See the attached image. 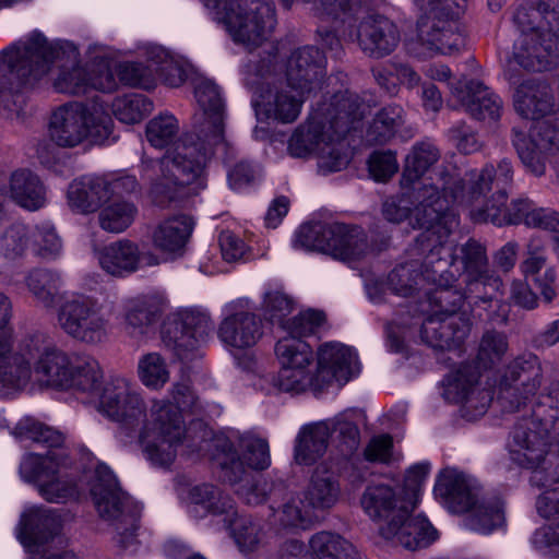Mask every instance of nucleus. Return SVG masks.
I'll use <instances>...</instances> for the list:
<instances>
[{
  "label": "nucleus",
  "mask_w": 559,
  "mask_h": 559,
  "mask_svg": "<svg viewBox=\"0 0 559 559\" xmlns=\"http://www.w3.org/2000/svg\"><path fill=\"white\" fill-rule=\"evenodd\" d=\"M444 207H439L433 214L435 218H441L439 224L431 225V221H425L419 225L429 226L419 238L418 243L421 250L429 249L426 255L428 283L435 285L433 289L425 292V299L420 300L418 306L407 307V313H412L415 319V312L423 316H429L437 312L440 316H450V313H459L465 298H475L454 288L456 276L449 270V259L452 258L450 250L444 247L443 242L454 229V219L452 215L443 214Z\"/></svg>",
  "instance_id": "nucleus-5"
},
{
  "label": "nucleus",
  "mask_w": 559,
  "mask_h": 559,
  "mask_svg": "<svg viewBox=\"0 0 559 559\" xmlns=\"http://www.w3.org/2000/svg\"><path fill=\"white\" fill-rule=\"evenodd\" d=\"M162 311V304L157 298L143 296L127 302L124 319L133 332L144 334L159 319Z\"/></svg>",
  "instance_id": "nucleus-48"
},
{
  "label": "nucleus",
  "mask_w": 559,
  "mask_h": 559,
  "mask_svg": "<svg viewBox=\"0 0 559 559\" xmlns=\"http://www.w3.org/2000/svg\"><path fill=\"white\" fill-rule=\"evenodd\" d=\"M114 122L107 112L84 104L68 103L52 111L49 121V135L61 147H74L85 140L103 144L112 133Z\"/></svg>",
  "instance_id": "nucleus-14"
},
{
  "label": "nucleus",
  "mask_w": 559,
  "mask_h": 559,
  "mask_svg": "<svg viewBox=\"0 0 559 559\" xmlns=\"http://www.w3.org/2000/svg\"><path fill=\"white\" fill-rule=\"evenodd\" d=\"M543 379L542 362L533 353L515 357L499 382L498 400L508 412H514L535 396Z\"/></svg>",
  "instance_id": "nucleus-21"
},
{
  "label": "nucleus",
  "mask_w": 559,
  "mask_h": 559,
  "mask_svg": "<svg viewBox=\"0 0 559 559\" xmlns=\"http://www.w3.org/2000/svg\"><path fill=\"white\" fill-rule=\"evenodd\" d=\"M25 283L32 295L46 308H52L58 298L61 300L59 289L63 281L58 271L34 269L25 277Z\"/></svg>",
  "instance_id": "nucleus-47"
},
{
  "label": "nucleus",
  "mask_w": 559,
  "mask_h": 559,
  "mask_svg": "<svg viewBox=\"0 0 559 559\" xmlns=\"http://www.w3.org/2000/svg\"><path fill=\"white\" fill-rule=\"evenodd\" d=\"M360 0H316L317 14L322 20L332 19L333 23H346L348 19L358 15Z\"/></svg>",
  "instance_id": "nucleus-58"
},
{
  "label": "nucleus",
  "mask_w": 559,
  "mask_h": 559,
  "mask_svg": "<svg viewBox=\"0 0 559 559\" xmlns=\"http://www.w3.org/2000/svg\"><path fill=\"white\" fill-rule=\"evenodd\" d=\"M462 11L424 12L417 21V39L431 53L451 55L465 45L459 22Z\"/></svg>",
  "instance_id": "nucleus-25"
},
{
  "label": "nucleus",
  "mask_w": 559,
  "mask_h": 559,
  "mask_svg": "<svg viewBox=\"0 0 559 559\" xmlns=\"http://www.w3.org/2000/svg\"><path fill=\"white\" fill-rule=\"evenodd\" d=\"M193 229L188 215H176L160 222L152 233L155 248L168 253L181 254Z\"/></svg>",
  "instance_id": "nucleus-41"
},
{
  "label": "nucleus",
  "mask_w": 559,
  "mask_h": 559,
  "mask_svg": "<svg viewBox=\"0 0 559 559\" xmlns=\"http://www.w3.org/2000/svg\"><path fill=\"white\" fill-rule=\"evenodd\" d=\"M341 493L337 477L322 466H318L306 491V500L312 509H329L333 507Z\"/></svg>",
  "instance_id": "nucleus-44"
},
{
  "label": "nucleus",
  "mask_w": 559,
  "mask_h": 559,
  "mask_svg": "<svg viewBox=\"0 0 559 559\" xmlns=\"http://www.w3.org/2000/svg\"><path fill=\"white\" fill-rule=\"evenodd\" d=\"M275 354L282 365L273 377L280 391L300 393L311 390L314 395L324 392L333 381L346 383L358 372L357 354L341 343H325L318 350L316 372L311 346L297 337H283L275 345Z\"/></svg>",
  "instance_id": "nucleus-3"
},
{
  "label": "nucleus",
  "mask_w": 559,
  "mask_h": 559,
  "mask_svg": "<svg viewBox=\"0 0 559 559\" xmlns=\"http://www.w3.org/2000/svg\"><path fill=\"white\" fill-rule=\"evenodd\" d=\"M326 58L313 46L296 49L287 61V83L295 90L311 93L321 88L326 74Z\"/></svg>",
  "instance_id": "nucleus-31"
},
{
  "label": "nucleus",
  "mask_w": 559,
  "mask_h": 559,
  "mask_svg": "<svg viewBox=\"0 0 559 559\" xmlns=\"http://www.w3.org/2000/svg\"><path fill=\"white\" fill-rule=\"evenodd\" d=\"M550 425L549 419L540 418L536 412L531 417L519 420L509 443L511 460L521 467L536 468L555 440L550 436Z\"/></svg>",
  "instance_id": "nucleus-24"
},
{
  "label": "nucleus",
  "mask_w": 559,
  "mask_h": 559,
  "mask_svg": "<svg viewBox=\"0 0 559 559\" xmlns=\"http://www.w3.org/2000/svg\"><path fill=\"white\" fill-rule=\"evenodd\" d=\"M63 52L37 31L0 53V103L9 106L24 88L46 76Z\"/></svg>",
  "instance_id": "nucleus-10"
},
{
  "label": "nucleus",
  "mask_w": 559,
  "mask_h": 559,
  "mask_svg": "<svg viewBox=\"0 0 559 559\" xmlns=\"http://www.w3.org/2000/svg\"><path fill=\"white\" fill-rule=\"evenodd\" d=\"M309 547L318 559H361L356 547L340 534L322 531L309 540Z\"/></svg>",
  "instance_id": "nucleus-45"
},
{
  "label": "nucleus",
  "mask_w": 559,
  "mask_h": 559,
  "mask_svg": "<svg viewBox=\"0 0 559 559\" xmlns=\"http://www.w3.org/2000/svg\"><path fill=\"white\" fill-rule=\"evenodd\" d=\"M262 321L258 314L242 308L240 304L230 307L222 320L217 335L226 346L247 349L254 346L262 336Z\"/></svg>",
  "instance_id": "nucleus-35"
},
{
  "label": "nucleus",
  "mask_w": 559,
  "mask_h": 559,
  "mask_svg": "<svg viewBox=\"0 0 559 559\" xmlns=\"http://www.w3.org/2000/svg\"><path fill=\"white\" fill-rule=\"evenodd\" d=\"M87 394L99 397V411L120 424L127 436H131L146 419V405L128 380L117 378L107 382L99 393Z\"/></svg>",
  "instance_id": "nucleus-22"
},
{
  "label": "nucleus",
  "mask_w": 559,
  "mask_h": 559,
  "mask_svg": "<svg viewBox=\"0 0 559 559\" xmlns=\"http://www.w3.org/2000/svg\"><path fill=\"white\" fill-rule=\"evenodd\" d=\"M360 504L365 513L378 524L379 534L386 540L416 550L438 538L437 530L421 514H413L414 499H407L399 486L370 484Z\"/></svg>",
  "instance_id": "nucleus-4"
},
{
  "label": "nucleus",
  "mask_w": 559,
  "mask_h": 559,
  "mask_svg": "<svg viewBox=\"0 0 559 559\" xmlns=\"http://www.w3.org/2000/svg\"><path fill=\"white\" fill-rule=\"evenodd\" d=\"M97 259L106 273L118 277L159 264L155 253L140 250L139 246L129 239L117 240L99 249Z\"/></svg>",
  "instance_id": "nucleus-29"
},
{
  "label": "nucleus",
  "mask_w": 559,
  "mask_h": 559,
  "mask_svg": "<svg viewBox=\"0 0 559 559\" xmlns=\"http://www.w3.org/2000/svg\"><path fill=\"white\" fill-rule=\"evenodd\" d=\"M436 182L424 185L415 192L416 205L408 195L402 193L386 198L382 204L383 217L393 224H400L407 218H411V224L414 228H420L423 231L418 235L419 238L429 226L419 225L425 221H431V225H437L441 218H435L433 214L439 209L437 200L450 199V193L444 189V178L459 179L456 173H450L445 169H439L436 174Z\"/></svg>",
  "instance_id": "nucleus-19"
},
{
  "label": "nucleus",
  "mask_w": 559,
  "mask_h": 559,
  "mask_svg": "<svg viewBox=\"0 0 559 559\" xmlns=\"http://www.w3.org/2000/svg\"><path fill=\"white\" fill-rule=\"evenodd\" d=\"M355 37L361 51L374 59L390 56L401 40L397 25L378 13L368 14L360 20Z\"/></svg>",
  "instance_id": "nucleus-28"
},
{
  "label": "nucleus",
  "mask_w": 559,
  "mask_h": 559,
  "mask_svg": "<svg viewBox=\"0 0 559 559\" xmlns=\"http://www.w3.org/2000/svg\"><path fill=\"white\" fill-rule=\"evenodd\" d=\"M546 248L538 238H531L526 245L525 258L520 263V271L525 280L536 277L547 264Z\"/></svg>",
  "instance_id": "nucleus-62"
},
{
  "label": "nucleus",
  "mask_w": 559,
  "mask_h": 559,
  "mask_svg": "<svg viewBox=\"0 0 559 559\" xmlns=\"http://www.w3.org/2000/svg\"><path fill=\"white\" fill-rule=\"evenodd\" d=\"M224 459L219 462L223 477L230 484L247 480L246 466L251 469L263 471L271 465L270 448L266 440L252 438L245 442V451L240 459L230 442L224 443Z\"/></svg>",
  "instance_id": "nucleus-33"
},
{
  "label": "nucleus",
  "mask_w": 559,
  "mask_h": 559,
  "mask_svg": "<svg viewBox=\"0 0 559 559\" xmlns=\"http://www.w3.org/2000/svg\"><path fill=\"white\" fill-rule=\"evenodd\" d=\"M189 497L194 512H199L200 508L204 513L225 515V518L235 514L234 500L213 485L194 486L190 490Z\"/></svg>",
  "instance_id": "nucleus-46"
},
{
  "label": "nucleus",
  "mask_w": 559,
  "mask_h": 559,
  "mask_svg": "<svg viewBox=\"0 0 559 559\" xmlns=\"http://www.w3.org/2000/svg\"><path fill=\"white\" fill-rule=\"evenodd\" d=\"M305 94L308 93L295 90L288 83L269 86L253 100L257 116L282 124L293 123L301 112Z\"/></svg>",
  "instance_id": "nucleus-30"
},
{
  "label": "nucleus",
  "mask_w": 559,
  "mask_h": 559,
  "mask_svg": "<svg viewBox=\"0 0 559 559\" xmlns=\"http://www.w3.org/2000/svg\"><path fill=\"white\" fill-rule=\"evenodd\" d=\"M334 437L341 454L348 459L359 447L360 432L350 414L347 412L334 418L307 425L299 431L295 444V460L298 464L312 465L323 456L329 439Z\"/></svg>",
  "instance_id": "nucleus-16"
},
{
  "label": "nucleus",
  "mask_w": 559,
  "mask_h": 559,
  "mask_svg": "<svg viewBox=\"0 0 559 559\" xmlns=\"http://www.w3.org/2000/svg\"><path fill=\"white\" fill-rule=\"evenodd\" d=\"M235 41L259 45L276 25L272 0H201Z\"/></svg>",
  "instance_id": "nucleus-13"
},
{
  "label": "nucleus",
  "mask_w": 559,
  "mask_h": 559,
  "mask_svg": "<svg viewBox=\"0 0 559 559\" xmlns=\"http://www.w3.org/2000/svg\"><path fill=\"white\" fill-rule=\"evenodd\" d=\"M31 248L34 254L48 260H55L62 252V240L50 223L36 225L31 234Z\"/></svg>",
  "instance_id": "nucleus-54"
},
{
  "label": "nucleus",
  "mask_w": 559,
  "mask_h": 559,
  "mask_svg": "<svg viewBox=\"0 0 559 559\" xmlns=\"http://www.w3.org/2000/svg\"><path fill=\"white\" fill-rule=\"evenodd\" d=\"M174 403L155 401L151 408V426H144L139 433L146 459L156 466L168 467L175 460L177 447L185 436L181 413L191 411L197 397L190 382H176L170 391Z\"/></svg>",
  "instance_id": "nucleus-9"
},
{
  "label": "nucleus",
  "mask_w": 559,
  "mask_h": 559,
  "mask_svg": "<svg viewBox=\"0 0 559 559\" xmlns=\"http://www.w3.org/2000/svg\"><path fill=\"white\" fill-rule=\"evenodd\" d=\"M295 246L317 250L342 261H357L368 252L365 230L343 223H313L299 227Z\"/></svg>",
  "instance_id": "nucleus-15"
},
{
  "label": "nucleus",
  "mask_w": 559,
  "mask_h": 559,
  "mask_svg": "<svg viewBox=\"0 0 559 559\" xmlns=\"http://www.w3.org/2000/svg\"><path fill=\"white\" fill-rule=\"evenodd\" d=\"M454 513L468 512L467 526L481 534H490L506 523L504 502L497 495L479 498L480 486L472 476L454 468L443 469L433 488Z\"/></svg>",
  "instance_id": "nucleus-11"
},
{
  "label": "nucleus",
  "mask_w": 559,
  "mask_h": 559,
  "mask_svg": "<svg viewBox=\"0 0 559 559\" xmlns=\"http://www.w3.org/2000/svg\"><path fill=\"white\" fill-rule=\"evenodd\" d=\"M509 348L503 332L486 331L479 342L476 362H462L443 379V397L462 404L466 416L476 418L484 415L492 402V391L480 384V367L491 368L499 364Z\"/></svg>",
  "instance_id": "nucleus-8"
},
{
  "label": "nucleus",
  "mask_w": 559,
  "mask_h": 559,
  "mask_svg": "<svg viewBox=\"0 0 559 559\" xmlns=\"http://www.w3.org/2000/svg\"><path fill=\"white\" fill-rule=\"evenodd\" d=\"M107 182L100 176L85 175L73 180L68 188L69 206L76 213L96 212L108 201Z\"/></svg>",
  "instance_id": "nucleus-39"
},
{
  "label": "nucleus",
  "mask_w": 559,
  "mask_h": 559,
  "mask_svg": "<svg viewBox=\"0 0 559 559\" xmlns=\"http://www.w3.org/2000/svg\"><path fill=\"white\" fill-rule=\"evenodd\" d=\"M413 251L421 259H413L396 265L388 276V286L395 295L413 296L416 292L421 290L425 284H428L425 263L429 249L421 250L418 238H416Z\"/></svg>",
  "instance_id": "nucleus-38"
},
{
  "label": "nucleus",
  "mask_w": 559,
  "mask_h": 559,
  "mask_svg": "<svg viewBox=\"0 0 559 559\" xmlns=\"http://www.w3.org/2000/svg\"><path fill=\"white\" fill-rule=\"evenodd\" d=\"M448 238L443 245L450 250L452 258L449 259V266L455 261L462 264V273L466 292L476 300L488 302L502 295L503 282L501 277L490 269L486 247L479 241L471 238L459 248L457 254L452 253L448 246Z\"/></svg>",
  "instance_id": "nucleus-20"
},
{
  "label": "nucleus",
  "mask_w": 559,
  "mask_h": 559,
  "mask_svg": "<svg viewBox=\"0 0 559 559\" xmlns=\"http://www.w3.org/2000/svg\"><path fill=\"white\" fill-rule=\"evenodd\" d=\"M31 242L27 227L24 224H12L0 237V252L8 260L23 257Z\"/></svg>",
  "instance_id": "nucleus-57"
},
{
  "label": "nucleus",
  "mask_w": 559,
  "mask_h": 559,
  "mask_svg": "<svg viewBox=\"0 0 559 559\" xmlns=\"http://www.w3.org/2000/svg\"><path fill=\"white\" fill-rule=\"evenodd\" d=\"M328 111H334L332 98L330 103L319 104L307 121L298 126L288 141V153L296 158H307L311 155H318L325 136H329L330 115Z\"/></svg>",
  "instance_id": "nucleus-32"
},
{
  "label": "nucleus",
  "mask_w": 559,
  "mask_h": 559,
  "mask_svg": "<svg viewBox=\"0 0 559 559\" xmlns=\"http://www.w3.org/2000/svg\"><path fill=\"white\" fill-rule=\"evenodd\" d=\"M513 106L515 111L525 119L536 120L534 123L530 138L527 139L523 132L514 131L513 144L519 134H522L527 142L528 147L534 148L537 154L539 150L535 147L533 143V132L536 126L540 122L548 121L552 128H558L559 124L555 126L551 118H542L548 116L554 108V98L546 84L542 83L536 79L523 80L515 88L513 94Z\"/></svg>",
  "instance_id": "nucleus-26"
},
{
  "label": "nucleus",
  "mask_w": 559,
  "mask_h": 559,
  "mask_svg": "<svg viewBox=\"0 0 559 559\" xmlns=\"http://www.w3.org/2000/svg\"><path fill=\"white\" fill-rule=\"evenodd\" d=\"M309 504L305 506L299 499H292L283 506L280 521L286 527H299L306 530L313 520Z\"/></svg>",
  "instance_id": "nucleus-64"
},
{
  "label": "nucleus",
  "mask_w": 559,
  "mask_h": 559,
  "mask_svg": "<svg viewBox=\"0 0 559 559\" xmlns=\"http://www.w3.org/2000/svg\"><path fill=\"white\" fill-rule=\"evenodd\" d=\"M224 523L241 551H254L262 544V528L250 518L239 516L235 510L234 515L224 518Z\"/></svg>",
  "instance_id": "nucleus-50"
},
{
  "label": "nucleus",
  "mask_w": 559,
  "mask_h": 559,
  "mask_svg": "<svg viewBox=\"0 0 559 559\" xmlns=\"http://www.w3.org/2000/svg\"><path fill=\"white\" fill-rule=\"evenodd\" d=\"M258 178L257 166L248 159L230 164L227 170V182L231 190L240 192L252 186Z\"/></svg>",
  "instance_id": "nucleus-63"
},
{
  "label": "nucleus",
  "mask_w": 559,
  "mask_h": 559,
  "mask_svg": "<svg viewBox=\"0 0 559 559\" xmlns=\"http://www.w3.org/2000/svg\"><path fill=\"white\" fill-rule=\"evenodd\" d=\"M441 152L433 141L416 142L405 158L401 185L413 186L440 159Z\"/></svg>",
  "instance_id": "nucleus-43"
},
{
  "label": "nucleus",
  "mask_w": 559,
  "mask_h": 559,
  "mask_svg": "<svg viewBox=\"0 0 559 559\" xmlns=\"http://www.w3.org/2000/svg\"><path fill=\"white\" fill-rule=\"evenodd\" d=\"M91 495L99 515L108 521H117L118 544L122 548L134 545L142 506L121 489L108 466H96Z\"/></svg>",
  "instance_id": "nucleus-12"
},
{
  "label": "nucleus",
  "mask_w": 559,
  "mask_h": 559,
  "mask_svg": "<svg viewBox=\"0 0 559 559\" xmlns=\"http://www.w3.org/2000/svg\"><path fill=\"white\" fill-rule=\"evenodd\" d=\"M57 321L68 336L83 344H100L109 334V316L103 305L83 293L61 295Z\"/></svg>",
  "instance_id": "nucleus-18"
},
{
  "label": "nucleus",
  "mask_w": 559,
  "mask_h": 559,
  "mask_svg": "<svg viewBox=\"0 0 559 559\" xmlns=\"http://www.w3.org/2000/svg\"><path fill=\"white\" fill-rule=\"evenodd\" d=\"M294 302L286 294L281 290H270L264 294L263 310L272 323H277L282 328L286 323V317L292 312Z\"/></svg>",
  "instance_id": "nucleus-61"
},
{
  "label": "nucleus",
  "mask_w": 559,
  "mask_h": 559,
  "mask_svg": "<svg viewBox=\"0 0 559 559\" xmlns=\"http://www.w3.org/2000/svg\"><path fill=\"white\" fill-rule=\"evenodd\" d=\"M407 112L401 104L391 103L381 107L367 129V141L371 144L389 143L405 126Z\"/></svg>",
  "instance_id": "nucleus-42"
},
{
  "label": "nucleus",
  "mask_w": 559,
  "mask_h": 559,
  "mask_svg": "<svg viewBox=\"0 0 559 559\" xmlns=\"http://www.w3.org/2000/svg\"><path fill=\"white\" fill-rule=\"evenodd\" d=\"M12 318V304L7 295L0 293V378L7 383L13 384L26 379L28 367L22 357H11L14 334L9 325Z\"/></svg>",
  "instance_id": "nucleus-37"
},
{
  "label": "nucleus",
  "mask_w": 559,
  "mask_h": 559,
  "mask_svg": "<svg viewBox=\"0 0 559 559\" xmlns=\"http://www.w3.org/2000/svg\"><path fill=\"white\" fill-rule=\"evenodd\" d=\"M332 107L334 111H328L331 116L329 136H325L318 155L320 168L333 173L344 169L350 162L352 154L344 138L356 129L364 117V110L359 96L347 90L332 96Z\"/></svg>",
  "instance_id": "nucleus-17"
},
{
  "label": "nucleus",
  "mask_w": 559,
  "mask_h": 559,
  "mask_svg": "<svg viewBox=\"0 0 559 559\" xmlns=\"http://www.w3.org/2000/svg\"><path fill=\"white\" fill-rule=\"evenodd\" d=\"M21 440H32L49 448L45 454L29 453L21 465L22 478L37 487L39 495L50 503H63L78 493L76 484L60 473L63 435L33 418L21 419L13 431Z\"/></svg>",
  "instance_id": "nucleus-6"
},
{
  "label": "nucleus",
  "mask_w": 559,
  "mask_h": 559,
  "mask_svg": "<svg viewBox=\"0 0 559 559\" xmlns=\"http://www.w3.org/2000/svg\"><path fill=\"white\" fill-rule=\"evenodd\" d=\"M325 321L324 313L318 310H306L288 319L283 329L288 332L287 337H301L316 334Z\"/></svg>",
  "instance_id": "nucleus-59"
},
{
  "label": "nucleus",
  "mask_w": 559,
  "mask_h": 559,
  "mask_svg": "<svg viewBox=\"0 0 559 559\" xmlns=\"http://www.w3.org/2000/svg\"><path fill=\"white\" fill-rule=\"evenodd\" d=\"M451 91L465 111L474 119L496 121L500 118L502 110L501 98L480 81H460L456 85L452 86Z\"/></svg>",
  "instance_id": "nucleus-36"
},
{
  "label": "nucleus",
  "mask_w": 559,
  "mask_h": 559,
  "mask_svg": "<svg viewBox=\"0 0 559 559\" xmlns=\"http://www.w3.org/2000/svg\"><path fill=\"white\" fill-rule=\"evenodd\" d=\"M115 117L127 124L141 122L153 110V103L143 94L130 93L117 97L111 105Z\"/></svg>",
  "instance_id": "nucleus-51"
},
{
  "label": "nucleus",
  "mask_w": 559,
  "mask_h": 559,
  "mask_svg": "<svg viewBox=\"0 0 559 559\" xmlns=\"http://www.w3.org/2000/svg\"><path fill=\"white\" fill-rule=\"evenodd\" d=\"M179 132L178 120L170 114H162L146 124V139L155 148H164L171 144Z\"/></svg>",
  "instance_id": "nucleus-55"
},
{
  "label": "nucleus",
  "mask_w": 559,
  "mask_h": 559,
  "mask_svg": "<svg viewBox=\"0 0 559 559\" xmlns=\"http://www.w3.org/2000/svg\"><path fill=\"white\" fill-rule=\"evenodd\" d=\"M280 486H275L274 484H269L266 480L259 478L249 484H241L236 492L242 498L246 503L251 506H257L263 503L266 500H270L271 509L274 510L275 496L277 491H281Z\"/></svg>",
  "instance_id": "nucleus-60"
},
{
  "label": "nucleus",
  "mask_w": 559,
  "mask_h": 559,
  "mask_svg": "<svg viewBox=\"0 0 559 559\" xmlns=\"http://www.w3.org/2000/svg\"><path fill=\"white\" fill-rule=\"evenodd\" d=\"M138 376L145 388L157 391L169 381L170 371L166 360L158 353H148L139 359Z\"/></svg>",
  "instance_id": "nucleus-52"
},
{
  "label": "nucleus",
  "mask_w": 559,
  "mask_h": 559,
  "mask_svg": "<svg viewBox=\"0 0 559 559\" xmlns=\"http://www.w3.org/2000/svg\"><path fill=\"white\" fill-rule=\"evenodd\" d=\"M213 330L214 323L207 313L186 310L164 323L162 340L180 360H190Z\"/></svg>",
  "instance_id": "nucleus-23"
},
{
  "label": "nucleus",
  "mask_w": 559,
  "mask_h": 559,
  "mask_svg": "<svg viewBox=\"0 0 559 559\" xmlns=\"http://www.w3.org/2000/svg\"><path fill=\"white\" fill-rule=\"evenodd\" d=\"M114 76L127 86L151 90L156 84L155 71L141 62H120Z\"/></svg>",
  "instance_id": "nucleus-56"
},
{
  "label": "nucleus",
  "mask_w": 559,
  "mask_h": 559,
  "mask_svg": "<svg viewBox=\"0 0 559 559\" xmlns=\"http://www.w3.org/2000/svg\"><path fill=\"white\" fill-rule=\"evenodd\" d=\"M61 527L60 518L52 509L35 508L29 511L24 530L36 544H44L55 536Z\"/></svg>",
  "instance_id": "nucleus-49"
},
{
  "label": "nucleus",
  "mask_w": 559,
  "mask_h": 559,
  "mask_svg": "<svg viewBox=\"0 0 559 559\" xmlns=\"http://www.w3.org/2000/svg\"><path fill=\"white\" fill-rule=\"evenodd\" d=\"M444 189L449 191L450 199L437 200L443 213L453 216L454 228L457 217L452 207L454 205L469 209V216L475 223H491L495 226L518 225L524 223L533 204L527 199H519L507 206V189L513 182L512 163L503 158L497 167L485 165L481 169L467 171L464 178H444Z\"/></svg>",
  "instance_id": "nucleus-2"
},
{
  "label": "nucleus",
  "mask_w": 559,
  "mask_h": 559,
  "mask_svg": "<svg viewBox=\"0 0 559 559\" xmlns=\"http://www.w3.org/2000/svg\"><path fill=\"white\" fill-rule=\"evenodd\" d=\"M53 87L59 93L86 95L91 91L111 93L117 90L118 83L108 67L87 70L83 66L74 64L60 70Z\"/></svg>",
  "instance_id": "nucleus-34"
},
{
  "label": "nucleus",
  "mask_w": 559,
  "mask_h": 559,
  "mask_svg": "<svg viewBox=\"0 0 559 559\" xmlns=\"http://www.w3.org/2000/svg\"><path fill=\"white\" fill-rule=\"evenodd\" d=\"M513 22L520 31L513 47L516 63L531 71L550 69L559 59V10L550 0L520 4Z\"/></svg>",
  "instance_id": "nucleus-7"
},
{
  "label": "nucleus",
  "mask_w": 559,
  "mask_h": 559,
  "mask_svg": "<svg viewBox=\"0 0 559 559\" xmlns=\"http://www.w3.org/2000/svg\"><path fill=\"white\" fill-rule=\"evenodd\" d=\"M471 331V321L462 313L425 316L419 329L421 341L435 349L459 350Z\"/></svg>",
  "instance_id": "nucleus-27"
},
{
  "label": "nucleus",
  "mask_w": 559,
  "mask_h": 559,
  "mask_svg": "<svg viewBox=\"0 0 559 559\" xmlns=\"http://www.w3.org/2000/svg\"><path fill=\"white\" fill-rule=\"evenodd\" d=\"M9 192L12 201L27 211H37L47 202L45 186L38 176L27 169L12 173Z\"/></svg>",
  "instance_id": "nucleus-40"
},
{
  "label": "nucleus",
  "mask_w": 559,
  "mask_h": 559,
  "mask_svg": "<svg viewBox=\"0 0 559 559\" xmlns=\"http://www.w3.org/2000/svg\"><path fill=\"white\" fill-rule=\"evenodd\" d=\"M194 96L207 119L198 133H187L162 158H143L141 179L148 197L160 207L179 204L207 186L206 165L216 155L226 165L236 160L237 148L225 135L224 100L209 79L194 83Z\"/></svg>",
  "instance_id": "nucleus-1"
},
{
  "label": "nucleus",
  "mask_w": 559,
  "mask_h": 559,
  "mask_svg": "<svg viewBox=\"0 0 559 559\" xmlns=\"http://www.w3.org/2000/svg\"><path fill=\"white\" fill-rule=\"evenodd\" d=\"M136 213L138 209L131 202H112L99 212V225L106 231L122 233L133 223Z\"/></svg>",
  "instance_id": "nucleus-53"
}]
</instances>
